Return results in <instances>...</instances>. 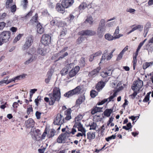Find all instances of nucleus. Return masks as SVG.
Wrapping results in <instances>:
<instances>
[{
    "mask_svg": "<svg viewBox=\"0 0 153 153\" xmlns=\"http://www.w3.org/2000/svg\"><path fill=\"white\" fill-rule=\"evenodd\" d=\"M48 95L51 100L49 103L50 105H54L56 101L59 102L61 97V93L59 88L55 87L53 90L52 93L49 94Z\"/></svg>",
    "mask_w": 153,
    "mask_h": 153,
    "instance_id": "f257e3e1",
    "label": "nucleus"
},
{
    "mask_svg": "<svg viewBox=\"0 0 153 153\" xmlns=\"http://www.w3.org/2000/svg\"><path fill=\"white\" fill-rule=\"evenodd\" d=\"M96 34L95 32L90 30H82L78 32V34L81 36L76 40V43L79 45L86 38L82 36H93Z\"/></svg>",
    "mask_w": 153,
    "mask_h": 153,
    "instance_id": "f03ea898",
    "label": "nucleus"
},
{
    "mask_svg": "<svg viewBox=\"0 0 153 153\" xmlns=\"http://www.w3.org/2000/svg\"><path fill=\"white\" fill-rule=\"evenodd\" d=\"M11 34V32L8 31H3L0 33V45L3 44V42H6L9 41Z\"/></svg>",
    "mask_w": 153,
    "mask_h": 153,
    "instance_id": "7ed1b4c3",
    "label": "nucleus"
},
{
    "mask_svg": "<svg viewBox=\"0 0 153 153\" xmlns=\"http://www.w3.org/2000/svg\"><path fill=\"white\" fill-rule=\"evenodd\" d=\"M66 122L63 114L61 113L57 114L55 116L53 123L54 125L60 126L62 125Z\"/></svg>",
    "mask_w": 153,
    "mask_h": 153,
    "instance_id": "20e7f679",
    "label": "nucleus"
},
{
    "mask_svg": "<svg viewBox=\"0 0 153 153\" xmlns=\"http://www.w3.org/2000/svg\"><path fill=\"white\" fill-rule=\"evenodd\" d=\"M81 90V86L80 85H79L74 89L65 93L64 94V96L67 98H70L74 95L79 94Z\"/></svg>",
    "mask_w": 153,
    "mask_h": 153,
    "instance_id": "39448f33",
    "label": "nucleus"
},
{
    "mask_svg": "<svg viewBox=\"0 0 153 153\" xmlns=\"http://www.w3.org/2000/svg\"><path fill=\"white\" fill-rule=\"evenodd\" d=\"M51 36L48 34H44L42 35L40 42L45 46H48L51 43Z\"/></svg>",
    "mask_w": 153,
    "mask_h": 153,
    "instance_id": "423d86ee",
    "label": "nucleus"
},
{
    "mask_svg": "<svg viewBox=\"0 0 153 153\" xmlns=\"http://www.w3.org/2000/svg\"><path fill=\"white\" fill-rule=\"evenodd\" d=\"M146 40L147 39H146L139 44L136 52L135 55L133 56L132 62L133 63V67L134 70L135 69V67L137 65V57L138 55V52L140 50L141 47L143 45L144 43L145 42Z\"/></svg>",
    "mask_w": 153,
    "mask_h": 153,
    "instance_id": "0eeeda50",
    "label": "nucleus"
},
{
    "mask_svg": "<svg viewBox=\"0 0 153 153\" xmlns=\"http://www.w3.org/2000/svg\"><path fill=\"white\" fill-rule=\"evenodd\" d=\"M33 42V39L32 36L30 35L27 36L26 38L25 42L23 46L22 49L25 50L29 48L32 45Z\"/></svg>",
    "mask_w": 153,
    "mask_h": 153,
    "instance_id": "6e6552de",
    "label": "nucleus"
},
{
    "mask_svg": "<svg viewBox=\"0 0 153 153\" xmlns=\"http://www.w3.org/2000/svg\"><path fill=\"white\" fill-rule=\"evenodd\" d=\"M143 86V82L139 79L134 82L131 88L133 90L139 91Z\"/></svg>",
    "mask_w": 153,
    "mask_h": 153,
    "instance_id": "1a4fd4ad",
    "label": "nucleus"
},
{
    "mask_svg": "<svg viewBox=\"0 0 153 153\" xmlns=\"http://www.w3.org/2000/svg\"><path fill=\"white\" fill-rule=\"evenodd\" d=\"M66 135L65 133L61 134L56 139L57 142L59 143H65L68 138Z\"/></svg>",
    "mask_w": 153,
    "mask_h": 153,
    "instance_id": "9d476101",
    "label": "nucleus"
},
{
    "mask_svg": "<svg viewBox=\"0 0 153 153\" xmlns=\"http://www.w3.org/2000/svg\"><path fill=\"white\" fill-rule=\"evenodd\" d=\"M65 9H66V7L63 5L62 2L61 3L56 4V9L58 12L62 14L64 13L65 12Z\"/></svg>",
    "mask_w": 153,
    "mask_h": 153,
    "instance_id": "9b49d317",
    "label": "nucleus"
},
{
    "mask_svg": "<svg viewBox=\"0 0 153 153\" xmlns=\"http://www.w3.org/2000/svg\"><path fill=\"white\" fill-rule=\"evenodd\" d=\"M101 68L99 66L89 73L88 76L91 77H94L98 74Z\"/></svg>",
    "mask_w": 153,
    "mask_h": 153,
    "instance_id": "f8f14e48",
    "label": "nucleus"
},
{
    "mask_svg": "<svg viewBox=\"0 0 153 153\" xmlns=\"http://www.w3.org/2000/svg\"><path fill=\"white\" fill-rule=\"evenodd\" d=\"M72 112V110L70 108L67 109L64 111V115L65 116V119L66 122L72 118L71 114Z\"/></svg>",
    "mask_w": 153,
    "mask_h": 153,
    "instance_id": "ddd939ff",
    "label": "nucleus"
},
{
    "mask_svg": "<svg viewBox=\"0 0 153 153\" xmlns=\"http://www.w3.org/2000/svg\"><path fill=\"white\" fill-rule=\"evenodd\" d=\"M122 36V35L119 34L117 35H116V36H115L114 37L110 34L107 33L105 35V39L108 41H112L114 39L119 38Z\"/></svg>",
    "mask_w": 153,
    "mask_h": 153,
    "instance_id": "4468645a",
    "label": "nucleus"
},
{
    "mask_svg": "<svg viewBox=\"0 0 153 153\" xmlns=\"http://www.w3.org/2000/svg\"><path fill=\"white\" fill-rule=\"evenodd\" d=\"M74 2V0H62V1L63 5L66 8H68L71 6Z\"/></svg>",
    "mask_w": 153,
    "mask_h": 153,
    "instance_id": "2eb2a0df",
    "label": "nucleus"
},
{
    "mask_svg": "<svg viewBox=\"0 0 153 153\" xmlns=\"http://www.w3.org/2000/svg\"><path fill=\"white\" fill-rule=\"evenodd\" d=\"M35 122L32 118H29L25 121V126L27 128H30L34 126Z\"/></svg>",
    "mask_w": 153,
    "mask_h": 153,
    "instance_id": "dca6fc26",
    "label": "nucleus"
},
{
    "mask_svg": "<svg viewBox=\"0 0 153 153\" xmlns=\"http://www.w3.org/2000/svg\"><path fill=\"white\" fill-rule=\"evenodd\" d=\"M74 127H77L78 129V131H80L82 132H85L86 130L85 128L83 127L82 125L80 122H76L74 123Z\"/></svg>",
    "mask_w": 153,
    "mask_h": 153,
    "instance_id": "f3484780",
    "label": "nucleus"
},
{
    "mask_svg": "<svg viewBox=\"0 0 153 153\" xmlns=\"http://www.w3.org/2000/svg\"><path fill=\"white\" fill-rule=\"evenodd\" d=\"M79 70V66H76L74 68H73L69 72V76L70 77L74 76L78 73Z\"/></svg>",
    "mask_w": 153,
    "mask_h": 153,
    "instance_id": "a211bd4d",
    "label": "nucleus"
},
{
    "mask_svg": "<svg viewBox=\"0 0 153 153\" xmlns=\"http://www.w3.org/2000/svg\"><path fill=\"white\" fill-rule=\"evenodd\" d=\"M51 24L52 26H56L59 27L61 25V22L59 20V19L58 18H54L51 22Z\"/></svg>",
    "mask_w": 153,
    "mask_h": 153,
    "instance_id": "6ab92c4d",
    "label": "nucleus"
},
{
    "mask_svg": "<svg viewBox=\"0 0 153 153\" xmlns=\"http://www.w3.org/2000/svg\"><path fill=\"white\" fill-rule=\"evenodd\" d=\"M111 71V70H108V72H102L101 73V76L103 78H106L105 79V81H107L109 79V78L107 77L108 76H110L111 74V73H110V71Z\"/></svg>",
    "mask_w": 153,
    "mask_h": 153,
    "instance_id": "aec40b11",
    "label": "nucleus"
},
{
    "mask_svg": "<svg viewBox=\"0 0 153 153\" xmlns=\"http://www.w3.org/2000/svg\"><path fill=\"white\" fill-rule=\"evenodd\" d=\"M105 85V83L102 81L99 82L96 85L95 88L96 90L99 91L101 90Z\"/></svg>",
    "mask_w": 153,
    "mask_h": 153,
    "instance_id": "412c9836",
    "label": "nucleus"
},
{
    "mask_svg": "<svg viewBox=\"0 0 153 153\" xmlns=\"http://www.w3.org/2000/svg\"><path fill=\"white\" fill-rule=\"evenodd\" d=\"M87 139L88 140L89 142H91L95 137V133L89 131L87 133Z\"/></svg>",
    "mask_w": 153,
    "mask_h": 153,
    "instance_id": "4be33fe9",
    "label": "nucleus"
},
{
    "mask_svg": "<svg viewBox=\"0 0 153 153\" xmlns=\"http://www.w3.org/2000/svg\"><path fill=\"white\" fill-rule=\"evenodd\" d=\"M85 98L84 96L80 97L78 99H77L75 105L76 107H79L85 100Z\"/></svg>",
    "mask_w": 153,
    "mask_h": 153,
    "instance_id": "5701e85b",
    "label": "nucleus"
},
{
    "mask_svg": "<svg viewBox=\"0 0 153 153\" xmlns=\"http://www.w3.org/2000/svg\"><path fill=\"white\" fill-rule=\"evenodd\" d=\"M102 108H103L94 106L91 109V113L92 114H94L97 112H102Z\"/></svg>",
    "mask_w": 153,
    "mask_h": 153,
    "instance_id": "b1692460",
    "label": "nucleus"
},
{
    "mask_svg": "<svg viewBox=\"0 0 153 153\" xmlns=\"http://www.w3.org/2000/svg\"><path fill=\"white\" fill-rule=\"evenodd\" d=\"M144 49L147 50L149 53H152L153 51V45L149 43L144 46Z\"/></svg>",
    "mask_w": 153,
    "mask_h": 153,
    "instance_id": "393cba45",
    "label": "nucleus"
},
{
    "mask_svg": "<svg viewBox=\"0 0 153 153\" xmlns=\"http://www.w3.org/2000/svg\"><path fill=\"white\" fill-rule=\"evenodd\" d=\"M37 31L40 34H42L44 32V29L40 23L39 22L37 25Z\"/></svg>",
    "mask_w": 153,
    "mask_h": 153,
    "instance_id": "a878e982",
    "label": "nucleus"
},
{
    "mask_svg": "<svg viewBox=\"0 0 153 153\" xmlns=\"http://www.w3.org/2000/svg\"><path fill=\"white\" fill-rule=\"evenodd\" d=\"M37 55L36 54H34L32 56L30 59L27 60L25 62V65H28L31 63L33 61L35 60L37 58Z\"/></svg>",
    "mask_w": 153,
    "mask_h": 153,
    "instance_id": "bb28decb",
    "label": "nucleus"
},
{
    "mask_svg": "<svg viewBox=\"0 0 153 153\" xmlns=\"http://www.w3.org/2000/svg\"><path fill=\"white\" fill-rule=\"evenodd\" d=\"M113 108H107L105 109L103 112L104 116L108 117L110 116L111 114L113 112Z\"/></svg>",
    "mask_w": 153,
    "mask_h": 153,
    "instance_id": "cd10ccee",
    "label": "nucleus"
},
{
    "mask_svg": "<svg viewBox=\"0 0 153 153\" xmlns=\"http://www.w3.org/2000/svg\"><path fill=\"white\" fill-rule=\"evenodd\" d=\"M48 132L47 137L48 138H52L54 135L56 133V131L53 129H51L50 130H49L48 129Z\"/></svg>",
    "mask_w": 153,
    "mask_h": 153,
    "instance_id": "c85d7f7f",
    "label": "nucleus"
},
{
    "mask_svg": "<svg viewBox=\"0 0 153 153\" xmlns=\"http://www.w3.org/2000/svg\"><path fill=\"white\" fill-rule=\"evenodd\" d=\"M105 30V27L99 26L97 29V33L99 35H101L103 33Z\"/></svg>",
    "mask_w": 153,
    "mask_h": 153,
    "instance_id": "c756f323",
    "label": "nucleus"
},
{
    "mask_svg": "<svg viewBox=\"0 0 153 153\" xmlns=\"http://www.w3.org/2000/svg\"><path fill=\"white\" fill-rule=\"evenodd\" d=\"M143 28V26L142 25H138L135 27H133L128 33H130L137 29H139L140 31H142Z\"/></svg>",
    "mask_w": 153,
    "mask_h": 153,
    "instance_id": "7c9ffc66",
    "label": "nucleus"
},
{
    "mask_svg": "<svg viewBox=\"0 0 153 153\" xmlns=\"http://www.w3.org/2000/svg\"><path fill=\"white\" fill-rule=\"evenodd\" d=\"M89 5V4L87 2H83L80 5L79 8L80 10L84 9Z\"/></svg>",
    "mask_w": 153,
    "mask_h": 153,
    "instance_id": "2f4dec72",
    "label": "nucleus"
},
{
    "mask_svg": "<svg viewBox=\"0 0 153 153\" xmlns=\"http://www.w3.org/2000/svg\"><path fill=\"white\" fill-rule=\"evenodd\" d=\"M153 64V62H145L143 64V68L144 70H145L149 67L152 66Z\"/></svg>",
    "mask_w": 153,
    "mask_h": 153,
    "instance_id": "473e14b6",
    "label": "nucleus"
},
{
    "mask_svg": "<svg viewBox=\"0 0 153 153\" xmlns=\"http://www.w3.org/2000/svg\"><path fill=\"white\" fill-rule=\"evenodd\" d=\"M108 51L106 50L105 51L104 53L102 54V57L101 59V62L102 61H104L106 59V56L108 55Z\"/></svg>",
    "mask_w": 153,
    "mask_h": 153,
    "instance_id": "72a5a7b5",
    "label": "nucleus"
},
{
    "mask_svg": "<svg viewBox=\"0 0 153 153\" xmlns=\"http://www.w3.org/2000/svg\"><path fill=\"white\" fill-rule=\"evenodd\" d=\"M28 2L27 0H23V1H22L21 4L24 9H27L28 4Z\"/></svg>",
    "mask_w": 153,
    "mask_h": 153,
    "instance_id": "f704fd0d",
    "label": "nucleus"
},
{
    "mask_svg": "<svg viewBox=\"0 0 153 153\" xmlns=\"http://www.w3.org/2000/svg\"><path fill=\"white\" fill-rule=\"evenodd\" d=\"M79 63L81 67H84L85 64V58L83 57H81Z\"/></svg>",
    "mask_w": 153,
    "mask_h": 153,
    "instance_id": "c9c22d12",
    "label": "nucleus"
},
{
    "mask_svg": "<svg viewBox=\"0 0 153 153\" xmlns=\"http://www.w3.org/2000/svg\"><path fill=\"white\" fill-rule=\"evenodd\" d=\"M23 34H19L14 39L13 42L16 43L23 36Z\"/></svg>",
    "mask_w": 153,
    "mask_h": 153,
    "instance_id": "e433bc0d",
    "label": "nucleus"
},
{
    "mask_svg": "<svg viewBox=\"0 0 153 153\" xmlns=\"http://www.w3.org/2000/svg\"><path fill=\"white\" fill-rule=\"evenodd\" d=\"M115 51V49H113L111 53L109 54L106 56L107 60H110L112 57L113 56V53Z\"/></svg>",
    "mask_w": 153,
    "mask_h": 153,
    "instance_id": "4c0bfd02",
    "label": "nucleus"
},
{
    "mask_svg": "<svg viewBox=\"0 0 153 153\" xmlns=\"http://www.w3.org/2000/svg\"><path fill=\"white\" fill-rule=\"evenodd\" d=\"M38 14L37 13H36L34 16H33L31 20L33 22L35 23H37L38 22Z\"/></svg>",
    "mask_w": 153,
    "mask_h": 153,
    "instance_id": "58836bf2",
    "label": "nucleus"
},
{
    "mask_svg": "<svg viewBox=\"0 0 153 153\" xmlns=\"http://www.w3.org/2000/svg\"><path fill=\"white\" fill-rule=\"evenodd\" d=\"M132 126L131 123H129L127 124V126H123V128L126 130H128L132 128Z\"/></svg>",
    "mask_w": 153,
    "mask_h": 153,
    "instance_id": "ea45409f",
    "label": "nucleus"
},
{
    "mask_svg": "<svg viewBox=\"0 0 153 153\" xmlns=\"http://www.w3.org/2000/svg\"><path fill=\"white\" fill-rule=\"evenodd\" d=\"M82 116L80 114H79L75 118V120L76 123V122H80V121L82 118Z\"/></svg>",
    "mask_w": 153,
    "mask_h": 153,
    "instance_id": "a19ab883",
    "label": "nucleus"
},
{
    "mask_svg": "<svg viewBox=\"0 0 153 153\" xmlns=\"http://www.w3.org/2000/svg\"><path fill=\"white\" fill-rule=\"evenodd\" d=\"M68 69L65 67L60 71L61 74L62 75H65L68 73Z\"/></svg>",
    "mask_w": 153,
    "mask_h": 153,
    "instance_id": "79ce46f5",
    "label": "nucleus"
},
{
    "mask_svg": "<svg viewBox=\"0 0 153 153\" xmlns=\"http://www.w3.org/2000/svg\"><path fill=\"white\" fill-rule=\"evenodd\" d=\"M98 94V92L94 90H92L90 92V96L92 98L95 97Z\"/></svg>",
    "mask_w": 153,
    "mask_h": 153,
    "instance_id": "37998d69",
    "label": "nucleus"
},
{
    "mask_svg": "<svg viewBox=\"0 0 153 153\" xmlns=\"http://www.w3.org/2000/svg\"><path fill=\"white\" fill-rule=\"evenodd\" d=\"M151 93V92H150L148 93L146 96H145L144 99L143 100V102H147L149 100V99L150 94Z\"/></svg>",
    "mask_w": 153,
    "mask_h": 153,
    "instance_id": "c03bdc74",
    "label": "nucleus"
},
{
    "mask_svg": "<svg viewBox=\"0 0 153 153\" xmlns=\"http://www.w3.org/2000/svg\"><path fill=\"white\" fill-rule=\"evenodd\" d=\"M13 0H7L5 3V6L7 8H10V4L13 2Z\"/></svg>",
    "mask_w": 153,
    "mask_h": 153,
    "instance_id": "a18cd8bd",
    "label": "nucleus"
},
{
    "mask_svg": "<svg viewBox=\"0 0 153 153\" xmlns=\"http://www.w3.org/2000/svg\"><path fill=\"white\" fill-rule=\"evenodd\" d=\"M41 100V97L38 96L37 98L35 100V102L36 103V105L38 106L39 105V102H40Z\"/></svg>",
    "mask_w": 153,
    "mask_h": 153,
    "instance_id": "49530a36",
    "label": "nucleus"
},
{
    "mask_svg": "<svg viewBox=\"0 0 153 153\" xmlns=\"http://www.w3.org/2000/svg\"><path fill=\"white\" fill-rule=\"evenodd\" d=\"M75 18V16L73 15V14L71 13L69 16L67 18L68 19V21L70 22H71Z\"/></svg>",
    "mask_w": 153,
    "mask_h": 153,
    "instance_id": "de8ad7c7",
    "label": "nucleus"
},
{
    "mask_svg": "<svg viewBox=\"0 0 153 153\" xmlns=\"http://www.w3.org/2000/svg\"><path fill=\"white\" fill-rule=\"evenodd\" d=\"M116 136L115 135H112L108 137H106L105 138V140H106L108 142L110 140H111L112 139H114L116 138Z\"/></svg>",
    "mask_w": 153,
    "mask_h": 153,
    "instance_id": "09e8293b",
    "label": "nucleus"
},
{
    "mask_svg": "<svg viewBox=\"0 0 153 153\" xmlns=\"http://www.w3.org/2000/svg\"><path fill=\"white\" fill-rule=\"evenodd\" d=\"M85 21L91 25L93 23V19L92 17H87Z\"/></svg>",
    "mask_w": 153,
    "mask_h": 153,
    "instance_id": "8fccbe9b",
    "label": "nucleus"
},
{
    "mask_svg": "<svg viewBox=\"0 0 153 153\" xmlns=\"http://www.w3.org/2000/svg\"><path fill=\"white\" fill-rule=\"evenodd\" d=\"M37 52L38 53L43 56L45 55V53L44 51V50L42 48H39L37 51Z\"/></svg>",
    "mask_w": 153,
    "mask_h": 153,
    "instance_id": "3c124183",
    "label": "nucleus"
},
{
    "mask_svg": "<svg viewBox=\"0 0 153 153\" xmlns=\"http://www.w3.org/2000/svg\"><path fill=\"white\" fill-rule=\"evenodd\" d=\"M68 55V53L67 52H65L64 54L61 55V56H59L58 59L55 61H58L61 59H62L65 57V56H67Z\"/></svg>",
    "mask_w": 153,
    "mask_h": 153,
    "instance_id": "603ef678",
    "label": "nucleus"
},
{
    "mask_svg": "<svg viewBox=\"0 0 153 153\" xmlns=\"http://www.w3.org/2000/svg\"><path fill=\"white\" fill-rule=\"evenodd\" d=\"M48 128L46 127L45 129L44 132L43 133L42 135V137L43 139H44L45 138V137L47 134H48L47 132H48Z\"/></svg>",
    "mask_w": 153,
    "mask_h": 153,
    "instance_id": "864d4df0",
    "label": "nucleus"
},
{
    "mask_svg": "<svg viewBox=\"0 0 153 153\" xmlns=\"http://www.w3.org/2000/svg\"><path fill=\"white\" fill-rule=\"evenodd\" d=\"M25 75L24 74H23L22 75H20L19 76H18L15 77L14 78L15 79V80H20L21 79H22L25 77Z\"/></svg>",
    "mask_w": 153,
    "mask_h": 153,
    "instance_id": "5fc2aeb1",
    "label": "nucleus"
},
{
    "mask_svg": "<svg viewBox=\"0 0 153 153\" xmlns=\"http://www.w3.org/2000/svg\"><path fill=\"white\" fill-rule=\"evenodd\" d=\"M10 7V10L12 12L14 13L16 11V7L15 4L13 5Z\"/></svg>",
    "mask_w": 153,
    "mask_h": 153,
    "instance_id": "6e6d98bb",
    "label": "nucleus"
},
{
    "mask_svg": "<svg viewBox=\"0 0 153 153\" xmlns=\"http://www.w3.org/2000/svg\"><path fill=\"white\" fill-rule=\"evenodd\" d=\"M97 126L96 123L93 122L90 126V130L94 129V130L96 129Z\"/></svg>",
    "mask_w": 153,
    "mask_h": 153,
    "instance_id": "4d7b16f0",
    "label": "nucleus"
},
{
    "mask_svg": "<svg viewBox=\"0 0 153 153\" xmlns=\"http://www.w3.org/2000/svg\"><path fill=\"white\" fill-rule=\"evenodd\" d=\"M41 114V113L40 112H39L38 111H37L36 112L35 115L36 118L37 119L39 120L40 119Z\"/></svg>",
    "mask_w": 153,
    "mask_h": 153,
    "instance_id": "13d9d810",
    "label": "nucleus"
},
{
    "mask_svg": "<svg viewBox=\"0 0 153 153\" xmlns=\"http://www.w3.org/2000/svg\"><path fill=\"white\" fill-rule=\"evenodd\" d=\"M30 107L27 108V112L28 115H29L31 112L33 111V108L32 107V105H30Z\"/></svg>",
    "mask_w": 153,
    "mask_h": 153,
    "instance_id": "bf43d9fd",
    "label": "nucleus"
},
{
    "mask_svg": "<svg viewBox=\"0 0 153 153\" xmlns=\"http://www.w3.org/2000/svg\"><path fill=\"white\" fill-rule=\"evenodd\" d=\"M6 25V23L4 22H0V30H2Z\"/></svg>",
    "mask_w": 153,
    "mask_h": 153,
    "instance_id": "052dcab7",
    "label": "nucleus"
},
{
    "mask_svg": "<svg viewBox=\"0 0 153 153\" xmlns=\"http://www.w3.org/2000/svg\"><path fill=\"white\" fill-rule=\"evenodd\" d=\"M67 30L66 29H65V30L64 29L63 30L61 31L60 32V35L61 36H65L67 33Z\"/></svg>",
    "mask_w": 153,
    "mask_h": 153,
    "instance_id": "680f3d73",
    "label": "nucleus"
},
{
    "mask_svg": "<svg viewBox=\"0 0 153 153\" xmlns=\"http://www.w3.org/2000/svg\"><path fill=\"white\" fill-rule=\"evenodd\" d=\"M105 21L103 19H102L100 22L99 26H101L105 27Z\"/></svg>",
    "mask_w": 153,
    "mask_h": 153,
    "instance_id": "e2e57ef3",
    "label": "nucleus"
},
{
    "mask_svg": "<svg viewBox=\"0 0 153 153\" xmlns=\"http://www.w3.org/2000/svg\"><path fill=\"white\" fill-rule=\"evenodd\" d=\"M133 91H134V92L131 95V96L132 97V98L133 99L136 96L137 94V93L139 91L136 90Z\"/></svg>",
    "mask_w": 153,
    "mask_h": 153,
    "instance_id": "0e129e2a",
    "label": "nucleus"
},
{
    "mask_svg": "<svg viewBox=\"0 0 153 153\" xmlns=\"http://www.w3.org/2000/svg\"><path fill=\"white\" fill-rule=\"evenodd\" d=\"M41 149H39L38 150L39 152V153H44L46 148L41 146Z\"/></svg>",
    "mask_w": 153,
    "mask_h": 153,
    "instance_id": "69168bd1",
    "label": "nucleus"
},
{
    "mask_svg": "<svg viewBox=\"0 0 153 153\" xmlns=\"http://www.w3.org/2000/svg\"><path fill=\"white\" fill-rule=\"evenodd\" d=\"M108 99H105L103 100H102L100 102H99L98 103L97 105H102L105 103V102H107L108 101Z\"/></svg>",
    "mask_w": 153,
    "mask_h": 153,
    "instance_id": "338daca9",
    "label": "nucleus"
},
{
    "mask_svg": "<svg viewBox=\"0 0 153 153\" xmlns=\"http://www.w3.org/2000/svg\"><path fill=\"white\" fill-rule=\"evenodd\" d=\"M19 106V104L18 102H14L12 106L14 108V109L16 110L17 109V108H18V106Z\"/></svg>",
    "mask_w": 153,
    "mask_h": 153,
    "instance_id": "774afa93",
    "label": "nucleus"
}]
</instances>
